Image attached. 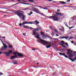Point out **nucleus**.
Wrapping results in <instances>:
<instances>
[{
  "label": "nucleus",
  "mask_w": 76,
  "mask_h": 76,
  "mask_svg": "<svg viewBox=\"0 0 76 76\" xmlns=\"http://www.w3.org/2000/svg\"><path fill=\"white\" fill-rule=\"evenodd\" d=\"M19 12H20V10H18V11H15V12L14 13L17 15V16H19V17L20 18H21L22 16V20H25V16L23 15V13H20Z\"/></svg>",
  "instance_id": "nucleus-1"
},
{
  "label": "nucleus",
  "mask_w": 76,
  "mask_h": 76,
  "mask_svg": "<svg viewBox=\"0 0 76 76\" xmlns=\"http://www.w3.org/2000/svg\"><path fill=\"white\" fill-rule=\"evenodd\" d=\"M52 15L53 16H49L50 18H51V19H53V20H54V21H57V20H58V18H57L58 16L57 14H53Z\"/></svg>",
  "instance_id": "nucleus-2"
},
{
  "label": "nucleus",
  "mask_w": 76,
  "mask_h": 76,
  "mask_svg": "<svg viewBox=\"0 0 76 76\" xmlns=\"http://www.w3.org/2000/svg\"><path fill=\"white\" fill-rule=\"evenodd\" d=\"M67 51H68L67 54H69V57H73V54H72V53H70L69 51L70 52H72V50H70V49H68L67 50Z\"/></svg>",
  "instance_id": "nucleus-3"
},
{
  "label": "nucleus",
  "mask_w": 76,
  "mask_h": 76,
  "mask_svg": "<svg viewBox=\"0 0 76 76\" xmlns=\"http://www.w3.org/2000/svg\"><path fill=\"white\" fill-rule=\"evenodd\" d=\"M13 54H14V55H16V54H18V57H24V55H23L18 52H14L13 53Z\"/></svg>",
  "instance_id": "nucleus-4"
},
{
  "label": "nucleus",
  "mask_w": 76,
  "mask_h": 76,
  "mask_svg": "<svg viewBox=\"0 0 76 76\" xmlns=\"http://www.w3.org/2000/svg\"><path fill=\"white\" fill-rule=\"evenodd\" d=\"M12 53V50H11L9 52H4V53L6 54L7 57H9V56H10V54Z\"/></svg>",
  "instance_id": "nucleus-5"
},
{
  "label": "nucleus",
  "mask_w": 76,
  "mask_h": 76,
  "mask_svg": "<svg viewBox=\"0 0 76 76\" xmlns=\"http://www.w3.org/2000/svg\"><path fill=\"white\" fill-rule=\"evenodd\" d=\"M32 9H33V10H34V12H36V13L39 12V10L34 7H33L32 8Z\"/></svg>",
  "instance_id": "nucleus-6"
},
{
  "label": "nucleus",
  "mask_w": 76,
  "mask_h": 76,
  "mask_svg": "<svg viewBox=\"0 0 76 76\" xmlns=\"http://www.w3.org/2000/svg\"><path fill=\"white\" fill-rule=\"evenodd\" d=\"M59 54L60 56H64V57H65L66 58H68V56H67L66 55H66V54H65V53H62L61 52H59Z\"/></svg>",
  "instance_id": "nucleus-7"
},
{
  "label": "nucleus",
  "mask_w": 76,
  "mask_h": 76,
  "mask_svg": "<svg viewBox=\"0 0 76 76\" xmlns=\"http://www.w3.org/2000/svg\"><path fill=\"white\" fill-rule=\"evenodd\" d=\"M40 41H41L42 42V43H45V44H50L49 43H48L47 42V41H45L44 40H42L41 39H40Z\"/></svg>",
  "instance_id": "nucleus-8"
},
{
  "label": "nucleus",
  "mask_w": 76,
  "mask_h": 76,
  "mask_svg": "<svg viewBox=\"0 0 76 76\" xmlns=\"http://www.w3.org/2000/svg\"><path fill=\"white\" fill-rule=\"evenodd\" d=\"M23 26V28H25V29H31V27H30L29 26Z\"/></svg>",
  "instance_id": "nucleus-9"
},
{
  "label": "nucleus",
  "mask_w": 76,
  "mask_h": 76,
  "mask_svg": "<svg viewBox=\"0 0 76 76\" xmlns=\"http://www.w3.org/2000/svg\"><path fill=\"white\" fill-rule=\"evenodd\" d=\"M56 13L57 15H59L60 16H64V14H62L61 13H60L59 12H56Z\"/></svg>",
  "instance_id": "nucleus-10"
},
{
  "label": "nucleus",
  "mask_w": 76,
  "mask_h": 76,
  "mask_svg": "<svg viewBox=\"0 0 76 76\" xmlns=\"http://www.w3.org/2000/svg\"><path fill=\"white\" fill-rule=\"evenodd\" d=\"M59 38L60 39H64L65 38V39H68L69 38V37L66 36H64L63 37H60Z\"/></svg>",
  "instance_id": "nucleus-11"
},
{
  "label": "nucleus",
  "mask_w": 76,
  "mask_h": 76,
  "mask_svg": "<svg viewBox=\"0 0 76 76\" xmlns=\"http://www.w3.org/2000/svg\"><path fill=\"white\" fill-rule=\"evenodd\" d=\"M28 4V5H29V4L27 3H25L23 2H18L16 3V4Z\"/></svg>",
  "instance_id": "nucleus-12"
},
{
  "label": "nucleus",
  "mask_w": 76,
  "mask_h": 76,
  "mask_svg": "<svg viewBox=\"0 0 76 76\" xmlns=\"http://www.w3.org/2000/svg\"><path fill=\"white\" fill-rule=\"evenodd\" d=\"M13 64H18V61L16 60H14L13 61Z\"/></svg>",
  "instance_id": "nucleus-13"
},
{
  "label": "nucleus",
  "mask_w": 76,
  "mask_h": 76,
  "mask_svg": "<svg viewBox=\"0 0 76 76\" xmlns=\"http://www.w3.org/2000/svg\"><path fill=\"white\" fill-rule=\"evenodd\" d=\"M31 29H34V30H35V31H39V28H31Z\"/></svg>",
  "instance_id": "nucleus-14"
},
{
  "label": "nucleus",
  "mask_w": 76,
  "mask_h": 76,
  "mask_svg": "<svg viewBox=\"0 0 76 76\" xmlns=\"http://www.w3.org/2000/svg\"><path fill=\"white\" fill-rule=\"evenodd\" d=\"M36 38L37 39H40V37H39V35L38 34L36 35Z\"/></svg>",
  "instance_id": "nucleus-15"
},
{
  "label": "nucleus",
  "mask_w": 76,
  "mask_h": 76,
  "mask_svg": "<svg viewBox=\"0 0 76 76\" xmlns=\"http://www.w3.org/2000/svg\"><path fill=\"white\" fill-rule=\"evenodd\" d=\"M59 3H61V4H66V3L64 1H60Z\"/></svg>",
  "instance_id": "nucleus-16"
},
{
  "label": "nucleus",
  "mask_w": 76,
  "mask_h": 76,
  "mask_svg": "<svg viewBox=\"0 0 76 76\" xmlns=\"http://www.w3.org/2000/svg\"><path fill=\"white\" fill-rule=\"evenodd\" d=\"M61 43H60V44H64V43H65V42H64V41H61Z\"/></svg>",
  "instance_id": "nucleus-17"
},
{
  "label": "nucleus",
  "mask_w": 76,
  "mask_h": 76,
  "mask_svg": "<svg viewBox=\"0 0 76 76\" xmlns=\"http://www.w3.org/2000/svg\"><path fill=\"white\" fill-rule=\"evenodd\" d=\"M33 34L34 35H36L37 34V33H35V31H33Z\"/></svg>",
  "instance_id": "nucleus-18"
},
{
  "label": "nucleus",
  "mask_w": 76,
  "mask_h": 76,
  "mask_svg": "<svg viewBox=\"0 0 76 76\" xmlns=\"http://www.w3.org/2000/svg\"><path fill=\"white\" fill-rule=\"evenodd\" d=\"M3 46L4 48L5 49H6V48H7V46L6 45L4 44H3Z\"/></svg>",
  "instance_id": "nucleus-19"
},
{
  "label": "nucleus",
  "mask_w": 76,
  "mask_h": 76,
  "mask_svg": "<svg viewBox=\"0 0 76 76\" xmlns=\"http://www.w3.org/2000/svg\"><path fill=\"white\" fill-rule=\"evenodd\" d=\"M35 22L36 24H39V22L37 20H36L35 21Z\"/></svg>",
  "instance_id": "nucleus-20"
},
{
  "label": "nucleus",
  "mask_w": 76,
  "mask_h": 76,
  "mask_svg": "<svg viewBox=\"0 0 76 76\" xmlns=\"http://www.w3.org/2000/svg\"><path fill=\"white\" fill-rule=\"evenodd\" d=\"M69 60H71L72 61V62H74V61H75V60H74V59L73 60L72 58H69Z\"/></svg>",
  "instance_id": "nucleus-21"
},
{
  "label": "nucleus",
  "mask_w": 76,
  "mask_h": 76,
  "mask_svg": "<svg viewBox=\"0 0 76 76\" xmlns=\"http://www.w3.org/2000/svg\"><path fill=\"white\" fill-rule=\"evenodd\" d=\"M60 45H61V46H62V47L64 48H65V45L64 44H60Z\"/></svg>",
  "instance_id": "nucleus-22"
},
{
  "label": "nucleus",
  "mask_w": 76,
  "mask_h": 76,
  "mask_svg": "<svg viewBox=\"0 0 76 76\" xmlns=\"http://www.w3.org/2000/svg\"><path fill=\"white\" fill-rule=\"evenodd\" d=\"M40 34L41 35H44V33L42 32V31L40 32Z\"/></svg>",
  "instance_id": "nucleus-23"
},
{
  "label": "nucleus",
  "mask_w": 76,
  "mask_h": 76,
  "mask_svg": "<svg viewBox=\"0 0 76 76\" xmlns=\"http://www.w3.org/2000/svg\"><path fill=\"white\" fill-rule=\"evenodd\" d=\"M4 49H5L4 48V47H3V46L1 48V50H2V51L4 50Z\"/></svg>",
  "instance_id": "nucleus-24"
},
{
  "label": "nucleus",
  "mask_w": 76,
  "mask_h": 76,
  "mask_svg": "<svg viewBox=\"0 0 76 76\" xmlns=\"http://www.w3.org/2000/svg\"><path fill=\"white\" fill-rule=\"evenodd\" d=\"M15 58V56H12L11 57V60H12V59H14V58Z\"/></svg>",
  "instance_id": "nucleus-25"
},
{
  "label": "nucleus",
  "mask_w": 76,
  "mask_h": 76,
  "mask_svg": "<svg viewBox=\"0 0 76 76\" xmlns=\"http://www.w3.org/2000/svg\"><path fill=\"white\" fill-rule=\"evenodd\" d=\"M46 47L47 48H50V47H51V45H50L48 46H46Z\"/></svg>",
  "instance_id": "nucleus-26"
},
{
  "label": "nucleus",
  "mask_w": 76,
  "mask_h": 76,
  "mask_svg": "<svg viewBox=\"0 0 76 76\" xmlns=\"http://www.w3.org/2000/svg\"><path fill=\"white\" fill-rule=\"evenodd\" d=\"M23 23H24V25H25V24H28V21L23 22Z\"/></svg>",
  "instance_id": "nucleus-27"
},
{
  "label": "nucleus",
  "mask_w": 76,
  "mask_h": 76,
  "mask_svg": "<svg viewBox=\"0 0 76 76\" xmlns=\"http://www.w3.org/2000/svg\"><path fill=\"white\" fill-rule=\"evenodd\" d=\"M29 9V8L28 7H27V8H26L25 9H23L22 10H27V9Z\"/></svg>",
  "instance_id": "nucleus-28"
},
{
  "label": "nucleus",
  "mask_w": 76,
  "mask_h": 76,
  "mask_svg": "<svg viewBox=\"0 0 76 76\" xmlns=\"http://www.w3.org/2000/svg\"><path fill=\"white\" fill-rule=\"evenodd\" d=\"M3 13H5L6 14H7L8 13H9L8 12H2Z\"/></svg>",
  "instance_id": "nucleus-29"
},
{
  "label": "nucleus",
  "mask_w": 76,
  "mask_h": 76,
  "mask_svg": "<svg viewBox=\"0 0 76 76\" xmlns=\"http://www.w3.org/2000/svg\"><path fill=\"white\" fill-rule=\"evenodd\" d=\"M34 23L32 22H29L28 23V24H34Z\"/></svg>",
  "instance_id": "nucleus-30"
},
{
  "label": "nucleus",
  "mask_w": 76,
  "mask_h": 76,
  "mask_svg": "<svg viewBox=\"0 0 76 76\" xmlns=\"http://www.w3.org/2000/svg\"><path fill=\"white\" fill-rule=\"evenodd\" d=\"M65 44H66V45L67 47H69V45L68 44V43H65Z\"/></svg>",
  "instance_id": "nucleus-31"
},
{
  "label": "nucleus",
  "mask_w": 76,
  "mask_h": 76,
  "mask_svg": "<svg viewBox=\"0 0 76 76\" xmlns=\"http://www.w3.org/2000/svg\"><path fill=\"white\" fill-rule=\"evenodd\" d=\"M9 48H12V46L10 45H9Z\"/></svg>",
  "instance_id": "nucleus-32"
},
{
  "label": "nucleus",
  "mask_w": 76,
  "mask_h": 76,
  "mask_svg": "<svg viewBox=\"0 0 76 76\" xmlns=\"http://www.w3.org/2000/svg\"><path fill=\"white\" fill-rule=\"evenodd\" d=\"M39 14H40V15H41L43 16H44V14L41 13H40Z\"/></svg>",
  "instance_id": "nucleus-33"
},
{
  "label": "nucleus",
  "mask_w": 76,
  "mask_h": 76,
  "mask_svg": "<svg viewBox=\"0 0 76 76\" xmlns=\"http://www.w3.org/2000/svg\"><path fill=\"white\" fill-rule=\"evenodd\" d=\"M54 31L55 32H58V31L57 30V29H54Z\"/></svg>",
  "instance_id": "nucleus-34"
},
{
  "label": "nucleus",
  "mask_w": 76,
  "mask_h": 76,
  "mask_svg": "<svg viewBox=\"0 0 76 76\" xmlns=\"http://www.w3.org/2000/svg\"><path fill=\"white\" fill-rule=\"evenodd\" d=\"M3 75V73H2L1 72H0V76H1V75Z\"/></svg>",
  "instance_id": "nucleus-35"
},
{
  "label": "nucleus",
  "mask_w": 76,
  "mask_h": 76,
  "mask_svg": "<svg viewBox=\"0 0 76 76\" xmlns=\"http://www.w3.org/2000/svg\"><path fill=\"white\" fill-rule=\"evenodd\" d=\"M43 9H45L46 10H47V8L46 7H45V8H43Z\"/></svg>",
  "instance_id": "nucleus-36"
},
{
  "label": "nucleus",
  "mask_w": 76,
  "mask_h": 76,
  "mask_svg": "<svg viewBox=\"0 0 76 76\" xmlns=\"http://www.w3.org/2000/svg\"><path fill=\"white\" fill-rule=\"evenodd\" d=\"M53 75H56V72H55L53 73Z\"/></svg>",
  "instance_id": "nucleus-37"
},
{
  "label": "nucleus",
  "mask_w": 76,
  "mask_h": 76,
  "mask_svg": "<svg viewBox=\"0 0 76 76\" xmlns=\"http://www.w3.org/2000/svg\"><path fill=\"white\" fill-rule=\"evenodd\" d=\"M73 19H76V16H73Z\"/></svg>",
  "instance_id": "nucleus-38"
},
{
  "label": "nucleus",
  "mask_w": 76,
  "mask_h": 76,
  "mask_svg": "<svg viewBox=\"0 0 76 76\" xmlns=\"http://www.w3.org/2000/svg\"><path fill=\"white\" fill-rule=\"evenodd\" d=\"M74 28V27H73V26H72L71 27H69V29H72V28Z\"/></svg>",
  "instance_id": "nucleus-39"
},
{
  "label": "nucleus",
  "mask_w": 76,
  "mask_h": 76,
  "mask_svg": "<svg viewBox=\"0 0 76 76\" xmlns=\"http://www.w3.org/2000/svg\"><path fill=\"white\" fill-rule=\"evenodd\" d=\"M19 25L20 26H22V23H20L19 24Z\"/></svg>",
  "instance_id": "nucleus-40"
},
{
  "label": "nucleus",
  "mask_w": 76,
  "mask_h": 76,
  "mask_svg": "<svg viewBox=\"0 0 76 76\" xmlns=\"http://www.w3.org/2000/svg\"><path fill=\"white\" fill-rule=\"evenodd\" d=\"M65 25L67 26V27H68V26H67V23H65Z\"/></svg>",
  "instance_id": "nucleus-41"
},
{
  "label": "nucleus",
  "mask_w": 76,
  "mask_h": 76,
  "mask_svg": "<svg viewBox=\"0 0 76 76\" xmlns=\"http://www.w3.org/2000/svg\"><path fill=\"white\" fill-rule=\"evenodd\" d=\"M22 1H23V2H27V1H24V0H22Z\"/></svg>",
  "instance_id": "nucleus-42"
},
{
  "label": "nucleus",
  "mask_w": 76,
  "mask_h": 76,
  "mask_svg": "<svg viewBox=\"0 0 76 76\" xmlns=\"http://www.w3.org/2000/svg\"><path fill=\"white\" fill-rule=\"evenodd\" d=\"M49 1H53V0H48Z\"/></svg>",
  "instance_id": "nucleus-43"
},
{
  "label": "nucleus",
  "mask_w": 76,
  "mask_h": 76,
  "mask_svg": "<svg viewBox=\"0 0 76 76\" xmlns=\"http://www.w3.org/2000/svg\"><path fill=\"white\" fill-rule=\"evenodd\" d=\"M32 13H33V12H32L31 11V12H30V14L31 15H32Z\"/></svg>",
  "instance_id": "nucleus-44"
},
{
  "label": "nucleus",
  "mask_w": 76,
  "mask_h": 76,
  "mask_svg": "<svg viewBox=\"0 0 76 76\" xmlns=\"http://www.w3.org/2000/svg\"><path fill=\"white\" fill-rule=\"evenodd\" d=\"M60 10L59 9H58L57 10V12H60Z\"/></svg>",
  "instance_id": "nucleus-45"
},
{
  "label": "nucleus",
  "mask_w": 76,
  "mask_h": 76,
  "mask_svg": "<svg viewBox=\"0 0 76 76\" xmlns=\"http://www.w3.org/2000/svg\"><path fill=\"white\" fill-rule=\"evenodd\" d=\"M21 24H22V26L24 25H25L24 24V23H23V22Z\"/></svg>",
  "instance_id": "nucleus-46"
},
{
  "label": "nucleus",
  "mask_w": 76,
  "mask_h": 76,
  "mask_svg": "<svg viewBox=\"0 0 76 76\" xmlns=\"http://www.w3.org/2000/svg\"><path fill=\"white\" fill-rule=\"evenodd\" d=\"M38 28H39V29H41V28L40 27H39Z\"/></svg>",
  "instance_id": "nucleus-47"
},
{
  "label": "nucleus",
  "mask_w": 76,
  "mask_h": 76,
  "mask_svg": "<svg viewBox=\"0 0 76 76\" xmlns=\"http://www.w3.org/2000/svg\"><path fill=\"white\" fill-rule=\"evenodd\" d=\"M74 60H76V57H75V58H74Z\"/></svg>",
  "instance_id": "nucleus-48"
},
{
  "label": "nucleus",
  "mask_w": 76,
  "mask_h": 76,
  "mask_svg": "<svg viewBox=\"0 0 76 76\" xmlns=\"http://www.w3.org/2000/svg\"><path fill=\"white\" fill-rule=\"evenodd\" d=\"M70 0H68L67 1V2H70Z\"/></svg>",
  "instance_id": "nucleus-49"
},
{
  "label": "nucleus",
  "mask_w": 76,
  "mask_h": 76,
  "mask_svg": "<svg viewBox=\"0 0 76 76\" xmlns=\"http://www.w3.org/2000/svg\"><path fill=\"white\" fill-rule=\"evenodd\" d=\"M15 56V58H16V57H18V55H15V56Z\"/></svg>",
  "instance_id": "nucleus-50"
},
{
  "label": "nucleus",
  "mask_w": 76,
  "mask_h": 76,
  "mask_svg": "<svg viewBox=\"0 0 76 76\" xmlns=\"http://www.w3.org/2000/svg\"><path fill=\"white\" fill-rule=\"evenodd\" d=\"M76 51H74V52H73V53L74 54H76Z\"/></svg>",
  "instance_id": "nucleus-51"
},
{
  "label": "nucleus",
  "mask_w": 76,
  "mask_h": 76,
  "mask_svg": "<svg viewBox=\"0 0 76 76\" xmlns=\"http://www.w3.org/2000/svg\"><path fill=\"white\" fill-rule=\"evenodd\" d=\"M18 1V2H20V0H17Z\"/></svg>",
  "instance_id": "nucleus-52"
},
{
  "label": "nucleus",
  "mask_w": 76,
  "mask_h": 76,
  "mask_svg": "<svg viewBox=\"0 0 76 76\" xmlns=\"http://www.w3.org/2000/svg\"><path fill=\"white\" fill-rule=\"evenodd\" d=\"M56 36H57V37H58V36H59V35H58L57 34H56Z\"/></svg>",
  "instance_id": "nucleus-53"
},
{
  "label": "nucleus",
  "mask_w": 76,
  "mask_h": 76,
  "mask_svg": "<svg viewBox=\"0 0 76 76\" xmlns=\"http://www.w3.org/2000/svg\"><path fill=\"white\" fill-rule=\"evenodd\" d=\"M12 7V5H11V6H10L9 7H9V8H10V7Z\"/></svg>",
  "instance_id": "nucleus-54"
},
{
  "label": "nucleus",
  "mask_w": 76,
  "mask_h": 76,
  "mask_svg": "<svg viewBox=\"0 0 76 76\" xmlns=\"http://www.w3.org/2000/svg\"><path fill=\"white\" fill-rule=\"evenodd\" d=\"M74 42V41H71V43H72V44H73Z\"/></svg>",
  "instance_id": "nucleus-55"
},
{
  "label": "nucleus",
  "mask_w": 76,
  "mask_h": 76,
  "mask_svg": "<svg viewBox=\"0 0 76 76\" xmlns=\"http://www.w3.org/2000/svg\"><path fill=\"white\" fill-rule=\"evenodd\" d=\"M32 50H33L34 51H35V49H32Z\"/></svg>",
  "instance_id": "nucleus-56"
},
{
  "label": "nucleus",
  "mask_w": 76,
  "mask_h": 76,
  "mask_svg": "<svg viewBox=\"0 0 76 76\" xmlns=\"http://www.w3.org/2000/svg\"><path fill=\"white\" fill-rule=\"evenodd\" d=\"M28 15H29V16H31V15L30 13L28 14Z\"/></svg>",
  "instance_id": "nucleus-57"
},
{
  "label": "nucleus",
  "mask_w": 76,
  "mask_h": 76,
  "mask_svg": "<svg viewBox=\"0 0 76 76\" xmlns=\"http://www.w3.org/2000/svg\"><path fill=\"white\" fill-rule=\"evenodd\" d=\"M40 7V8H41V9H43V8L41 7Z\"/></svg>",
  "instance_id": "nucleus-58"
},
{
  "label": "nucleus",
  "mask_w": 76,
  "mask_h": 76,
  "mask_svg": "<svg viewBox=\"0 0 76 76\" xmlns=\"http://www.w3.org/2000/svg\"><path fill=\"white\" fill-rule=\"evenodd\" d=\"M31 2H34V0H31Z\"/></svg>",
  "instance_id": "nucleus-59"
},
{
  "label": "nucleus",
  "mask_w": 76,
  "mask_h": 76,
  "mask_svg": "<svg viewBox=\"0 0 76 76\" xmlns=\"http://www.w3.org/2000/svg\"><path fill=\"white\" fill-rule=\"evenodd\" d=\"M2 54V52H0V54Z\"/></svg>",
  "instance_id": "nucleus-60"
},
{
  "label": "nucleus",
  "mask_w": 76,
  "mask_h": 76,
  "mask_svg": "<svg viewBox=\"0 0 76 76\" xmlns=\"http://www.w3.org/2000/svg\"><path fill=\"white\" fill-rule=\"evenodd\" d=\"M28 1H30L31 2V0H28Z\"/></svg>",
  "instance_id": "nucleus-61"
},
{
  "label": "nucleus",
  "mask_w": 76,
  "mask_h": 76,
  "mask_svg": "<svg viewBox=\"0 0 76 76\" xmlns=\"http://www.w3.org/2000/svg\"><path fill=\"white\" fill-rule=\"evenodd\" d=\"M23 35H25V34H23Z\"/></svg>",
  "instance_id": "nucleus-62"
},
{
  "label": "nucleus",
  "mask_w": 76,
  "mask_h": 76,
  "mask_svg": "<svg viewBox=\"0 0 76 76\" xmlns=\"http://www.w3.org/2000/svg\"><path fill=\"white\" fill-rule=\"evenodd\" d=\"M15 6V5L14 4L13 5H12V6L13 7V6Z\"/></svg>",
  "instance_id": "nucleus-63"
},
{
  "label": "nucleus",
  "mask_w": 76,
  "mask_h": 76,
  "mask_svg": "<svg viewBox=\"0 0 76 76\" xmlns=\"http://www.w3.org/2000/svg\"><path fill=\"white\" fill-rule=\"evenodd\" d=\"M37 65L39 64V63H37Z\"/></svg>",
  "instance_id": "nucleus-64"
}]
</instances>
